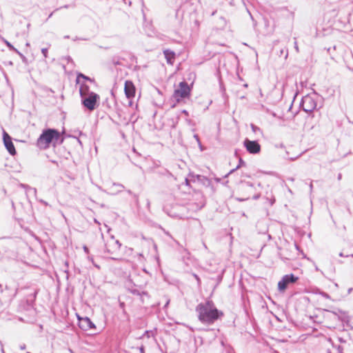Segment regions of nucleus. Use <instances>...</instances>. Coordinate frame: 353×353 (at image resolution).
<instances>
[{"label": "nucleus", "instance_id": "obj_9", "mask_svg": "<svg viewBox=\"0 0 353 353\" xmlns=\"http://www.w3.org/2000/svg\"><path fill=\"white\" fill-rule=\"evenodd\" d=\"M3 143L8 152L11 155H14L16 154V150L14 144L10 137L6 132H3Z\"/></svg>", "mask_w": 353, "mask_h": 353}, {"label": "nucleus", "instance_id": "obj_39", "mask_svg": "<svg viewBox=\"0 0 353 353\" xmlns=\"http://www.w3.org/2000/svg\"><path fill=\"white\" fill-rule=\"evenodd\" d=\"M64 38H65V39H68V38H69V36H68V35H67V36H65V37H64Z\"/></svg>", "mask_w": 353, "mask_h": 353}, {"label": "nucleus", "instance_id": "obj_26", "mask_svg": "<svg viewBox=\"0 0 353 353\" xmlns=\"http://www.w3.org/2000/svg\"><path fill=\"white\" fill-rule=\"evenodd\" d=\"M338 353H343V349L341 346L338 347Z\"/></svg>", "mask_w": 353, "mask_h": 353}, {"label": "nucleus", "instance_id": "obj_10", "mask_svg": "<svg viewBox=\"0 0 353 353\" xmlns=\"http://www.w3.org/2000/svg\"><path fill=\"white\" fill-rule=\"evenodd\" d=\"M124 91L127 98L130 99L134 97L135 87L132 81H126L125 82Z\"/></svg>", "mask_w": 353, "mask_h": 353}, {"label": "nucleus", "instance_id": "obj_21", "mask_svg": "<svg viewBox=\"0 0 353 353\" xmlns=\"http://www.w3.org/2000/svg\"><path fill=\"white\" fill-rule=\"evenodd\" d=\"M107 247H108L110 250H113L114 249V244H113L112 243V241H110V243H108L106 245H105V250H107Z\"/></svg>", "mask_w": 353, "mask_h": 353}, {"label": "nucleus", "instance_id": "obj_6", "mask_svg": "<svg viewBox=\"0 0 353 353\" xmlns=\"http://www.w3.org/2000/svg\"><path fill=\"white\" fill-rule=\"evenodd\" d=\"M298 280V277L293 274L284 275L278 283V289L280 292L286 290L288 285L295 283Z\"/></svg>", "mask_w": 353, "mask_h": 353}, {"label": "nucleus", "instance_id": "obj_23", "mask_svg": "<svg viewBox=\"0 0 353 353\" xmlns=\"http://www.w3.org/2000/svg\"><path fill=\"white\" fill-rule=\"evenodd\" d=\"M294 48H295L296 51L297 52H299V47H298V44H297L296 41H294Z\"/></svg>", "mask_w": 353, "mask_h": 353}, {"label": "nucleus", "instance_id": "obj_1", "mask_svg": "<svg viewBox=\"0 0 353 353\" xmlns=\"http://www.w3.org/2000/svg\"><path fill=\"white\" fill-rule=\"evenodd\" d=\"M199 320L205 324H212L220 316L223 312L217 310L212 301H207L205 303H199L196 307Z\"/></svg>", "mask_w": 353, "mask_h": 353}, {"label": "nucleus", "instance_id": "obj_30", "mask_svg": "<svg viewBox=\"0 0 353 353\" xmlns=\"http://www.w3.org/2000/svg\"><path fill=\"white\" fill-rule=\"evenodd\" d=\"M140 352L141 353H144V348H143V347H140Z\"/></svg>", "mask_w": 353, "mask_h": 353}, {"label": "nucleus", "instance_id": "obj_20", "mask_svg": "<svg viewBox=\"0 0 353 353\" xmlns=\"http://www.w3.org/2000/svg\"><path fill=\"white\" fill-rule=\"evenodd\" d=\"M251 128H252V132L255 134H260V135L262 134V130L259 127L256 126L255 125L251 124Z\"/></svg>", "mask_w": 353, "mask_h": 353}, {"label": "nucleus", "instance_id": "obj_12", "mask_svg": "<svg viewBox=\"0 0 353 353\" xmlns=\"http://www.w3.org/2000/svg\"><path fill=\"white\" fill-rule=\"evenodd\" d=\"M123 185L120 183H112L108 188V191L110 194H115L123 191Z\"/></svg>", "mask_w": 353, "mask_h": 353}, {"label": "nucleus", "instance_id": "obj_7", "mask_svg": "<svg viewBox=\"0 0 353 353\" xmlns=\"http://www.w3.org/2000/svg\"><path fill=\"white\" fill-rule=\"evenodd\" d=\"M243 145L247 151L250 154H258L261 151V145L256 141H250L248 139H245Z\"/></svg>", "mask_w": 353, "mask_h": 353}, {"label": "nucleus", "instance_id": "obj_4", "mask_svg": "<svg viewBox=\"0 0 353 353\" xmlns=\"http://www.w3.org/2000/svg\"><path fill=\"white\" fill-rule=\"evenodd\" d=\"M299 250L296 243L288 244L280 252L281 258L283 260H291L295 257L294 251Z\"/></svg>", "mask_w": 353, "mask_h": 353}, {"label": "nucleus", "instance_id": "obj_32", "mask_svg": "<svg viewBox=\"0 0 353 353\" xmlns=\"http://www.w3.org/2000/svg\"><path fill=\"white\" fill-rule=\"evenodd\" d=\"M26 348V345H23L21 346V350H24Z\"/></svg>", "mask_w": 353, "mask_h": 353}, {"label": "nucleus", "instance_id": "obj_19", "mask_svg": "<svg viewBox=\"0 0 353 353\" xmlns=\"http://www.w3.org/2000/svg\"><path fill=\"white\" fill-rule=\"evenodd\" d=\"M245 164V162L241 159H239V165L236 167V168L234 169H232L225 176V177H228L230 174H231L232 173H233L236 170L239 169L241 166H242L243 165Z\"/></svg>", "mask_w": 353, "mask_h": 353}, {"label": "nucleus", "instance_id": "obj_11", "mask_svg": "<svg viewBox=\"0 0 353 353\" xmlns=\"http://www.w3.org/2000/svg\"><path fill=\"white\" fill-rule=\"evenodd\" d=\"M79 326L81 329L88 330L90 329L95 328V325L88 317L81 318L79 317Z\"/></svg>", "mask_w": 353, "mask_h": 353}, {"label": "nucleus", "instance_id": "obj_34", "mask_svg": "<svg viewBox=\"0 0 353 353\" xmlns=\"http://www.w3.org/2000/svg\"><path fill=\"white\" fill-rule=\"evenodd\" d=\"M312 187H313L312 183H310V190H312Z\"/></svg>", "mask_w": 353, "mask_h": 353}, {"label": "nucleus", "instance_id": "obj_33", "mask_svg": "<svg viewBox=\"0 0 353 353\" xmlns=\"http://www.w3.org/2000/svg\"><path fill=\"white\" fill-rule=\"evenodd\" d=\"M185 183H186V185H189V181L187 179H185Z\"/></svg>", "mask_w": 353, "mask_h": 353}, {"label": "nucleus", "instance_id": "obj_17", "mask_svg": "<svg viewBox=\"0 0 353 353\" xmlns=\"http://www.w3.org/2000/svg\"><path fill=\"white\" fill-rule=\"evenodd\" d=\"M5 43L6 44V46L9 48V49L10 50H12L14 52H15L16 53H17L20 57L24 58L23 55L19 52L18 51L10 42H8V41L5 40L4 41Z\"/></svg>", "mask_w": 353, "mask_h": 353}, {"label": "nucleus", "instance_id": "obj_24", "mask_svg": "<svg viewBox=\"0 0 353 353\" xmlns=\"http://www.w3.org/2000/svg\"><path fill=\"white\" fill-rule=\"evenodd\" d=\"M194 139H196V141H197L198 143H200L199 138V136H198L197 134H194Z\"/></svg>", "mask_w": 353, "mask_h": 353}, {"label": "nucleus", "instance_id": "obj_5", "mask_svg": "<svg viewBox=\"0 0 353 353\" xmlns=\"http://www.w3.org/2000/svg\"><path fill=\"white\" fill-rule=\"evenodd\" d=\"M83 105L89 110L92 111L95 109L97 101L99 100V96L92 92L89 95L81 97Z\"/></svg>", "mask_w": 353, "mask_h": 353}, {"label": "nucleus", "instance_id": "obj_29", "mask_svg": "<svg viewBox=\"0 0 353 353\" xmlns=\"http://www.w3.org/2000/svg\"><path fill=\"white\" fill-rule=\"evenodd\" d=\"M249 197L248 198H245V199H239V198H237L236 200L239 201H245L247 199H248Z\"/></svg>", "mask_w": 353, "mask_h": 353}, {"label": "nucleus", "instance_id": "obj_25", "mask_svg": "<svg viewBox=\"0 0 353 353\" xmlns=\"http://www.w3.org/2000/svg\"><path fill=\"white\" fill-rule=\"evenodd\" d=\"M39 201H40V203H41L42 204L45 205H48V203L43 200H40Z\"/></svg>", "mask_w": 353, "mask_h": 353}, {"label": "nucleus", "instance_id": "obj_2", "mask_svg": "<svg viewBox=\"0 0 353 353\" xmlns=\"http://www.w3.org/2000/svg\"><path fill=\"white\" fill-rule=\"evenodd\" d=\"M60 137L59 131L54 129H47L43 131L37 141V145L41 150H46L50 147V144L54 141H57Z\"/></svg>", "mask_w": 353, "mask_h": 353}, {"label": "nucleus", "instance_id": "obj_36", "mask_svg": "<svg viewBox=\"0 0 353 353\" xmlns=\"http://www.w3.org/2000/svg\"><path fill=\"white\" fill-rule=\"evenodd\" d=\"M52 14H53V12H52V13L49 15L48 18H50V17L52 16Z\"/></svg>", "mask_w": 353, "mask_h": 353}, {"label": "nucleus", "instance_id": "obj_13", "mask_svg": "<svg viewBox=\"0 0 353 353\" xmlns=\"http://www.w3.org/2000/svg\"><path fill=\"white\" fill-rule=\"evenodd\" d=\"M163 54L166 59L167 63L171 65L173 64L175 59V53L170 50H165L163 51Z\"/></svg>", "mask_w": 353, "mask_h": 353}, {"label": "nucleus", "instance_id": "obj_8", "mask_svg": "<svg viewBox=\"0 0 353 353\" xmlns=\"http://www.w3.org/2000/svg\"><path fill=\"white\" fill-rule=\"evenodd\" d=\"M302 106L305 112H310L316 108V103L310 96L306 95L302 99Z\"/></svg>", "mask_w": 353, "mask_h": 353}, {"label": "nucleus", "instance_id": "obj_42", "mask_svg": "<svg viewBox=\"0 0 353 353\" xmlns=\"http://www.w3.org/2000/svg\"><path fill=\"white\" fill-rule=\"evenodd\" d=\"M328 353H331V352L329 351Z\"/></svg>", "mask_w": 353, "mask_h": 353}, {"label": "nucleus", "instance_id": "obj_3", "mask_svg": "<svg viewBox=\"0 0 353 353\" xmlns=\"http://www.w3.org/2000/svg\"><path fill=\"white\" fill-rule=\"evenodd\" d=\"M190 94V88L188 84L182 81L179 83L178 88H176L173 94V98L178 102H181L180 101L183 99L187 98Z\"/></svg>", "mask_w": 353, "mask_h": 353}, {"label": "nucleus", "instance_id": "obj_31", "mask_svg": "<svg viewBox=\"0 0 353 353\" xmlns=\"http://www.w3.org/2000/svg\"><path fill=\"white\" fill-rule=\"evenodd\" d=\"M183 112V114H186V115H188V111H187V110H183V112Z\"/></svg>", "mask_w": 353, "mask_h": 353}, {"label": "nucleus", "instance_id": "obj_41", "mask_svg": "<svg viewBox=\"0 0 353 353\" xmlns=\"http://www.w3.org/2000/svg\"><path fill=\"white\" fill-rule=\"evenodd\" d=\"M26 46H30L29 43H26Z\"/></svg>", "mask_w": 353, "mask_h": 353}, {"label": "nucleus", "instance_id": "obj_22", "mask_svg": "<svg viewBox=\"0 0 353 353\" xmlns=\"http://www.w3.org/2000/svg\"><path fill=\"white\" fill-rule=\"evenodd\" d=\"M41 52L45 58L48 57V48H42Z\"/></svg>", "mask_w": 353, "mask_h": 353}, {"label": "nucleus", "instance_id": "obj_16", "mask_svg": "<svg viewBox=\"0 0 353 353\" xmlns=\"http://www.w3.org/2000/svg\"><path fill=\"white\" fill-rule=\"evenodd\" d=\"M21 186L26 190V194L32 193L34 195L37 194V189L34 188H32L28 185L21 184Z\"/></svg>", "mask_w": 353, "mask_h": 353}, {"label": "nucleus", "instance_id": "obj_40", "mask_svg": "<svg viewBox=\"0 0 353 353\" xmlns=\"http://www.w3.org/2000/svg\"><path fill=\"white\" fill-rule=\"evenodd\" d=\"M351 291H352V288H350V289L348 290V292L350 293Z\"/></svg>", "mask_w": 353, "mask_h": 353}, {"label": "nucleus", "instance_id": "obj_27", "mask_svg": "<svg viewBox=\"0 0 353 353\" xmlns=\"http://www.w3.org/2000/svg\"><path fill=\"white\" fill-rule=\"evenodd\" d=\"M245 185L248 187H253V185L250 182H246Z\"/></svg>", "mask_w": 353, "mask_h": 353}, {"label": "nucleus", "instance_id": "obj_18", "mask_svg": "<svg viewBox=\"0 0 353 353\" xmlns=\"http://www.w3.org/2000/svg\"><path fill=\"white\" fill-rule=\"evenodd\" d=\"M81 79L90 81V82H92V81L89 77H86L85 75H84L81 73H79L77 77V83H82L83 82H81Z\"/></svg>", "mask_w": 353, "mask_h": 353}, {"label": "nucleus", "instance_id": "obj_15", "mask_svg": "<svg viewBox=\"0 0 353 353\" xmlns=\"http://www.w3.org/2000/svg\"><path fill=\"white\" fill-rule=\"evenodd\" d=\"M111 241H112V243L113 244H114V249H113L112 250L108 247H107V252L110 253V254H113L115 252H117V251L120 250L121 246V243L118 240H114V238L113 236L111 237Z\"/></svg>", "mask_w": 353, "mask_h": 353}, {"label": "nucleus", "instance_id": "obj_28", "mask_svg": "<svg viewBox=\"0 0 353 353\" xmlns=\"http://www.w3.org/2000/svg\"><path fill=\"white\" fill-rule=\"evenodd\" d=\"M83 250L85 251V253H88V248L87 246H83Z\"/></svg>", "mask_w": 353, "mask_h": 353}, {"label": "nucleus", "instance_id": "obj_35", "mask_svg": "<svg viewBox=\"0 0 353 353\" xmlns=\"http://www.w3.org/2000/svg\"><path fill=\"white\" fill-rule=\"evenodd\" d=\"M88 259L93 262V259L92 257H88Z\"/></svg>", "mask_w": 353, "mask_h": 353}, {"label": "nucleus", "instance_id": "obj_37", "mask_svg": "<svg viewBox=\"0 0 353 353\" xmlns=\"http://www.w3.org/2000/svg\"><path fill=\"white\" fill-rule=\"evenodd\" d=\"M94 222L99 224V223L98 222V221L97 219H94Z\"/></svg>", "mask_w": 353, "mask_h": 353}, {"label": "nucleus", "instance_id": "obj_38", "mask_svg": "<svg viewBox=\"0 0 353 353\" xmlns=\"http://www.w3.org/2000/svg\"><path fill=\"white\" fill-rule=\"evenodd\" d=\"M94 266L97 267L98 269H99V265L94 264Z\"/></svg>", "mask_w": 353, "mask_h": 353}, {"label": "nucleus", "instance_id": "obj_14", "mask_svg": "<svg viewBox=\"0 0 353 353\" xmlns=\"http://www.w3.org/2000/svg\"><path fill=\"white\" fill-rule=\"evenodd\" d=\"M79 84L81 85L80 88H79V92H80L81 97H84L85 96L89 95L90 94H91L92 92L90 91L89 86L87 84H85L84 83H79Z\"/></svg>", "mask_w": 353, "mask_h": 353}]
</instances>
